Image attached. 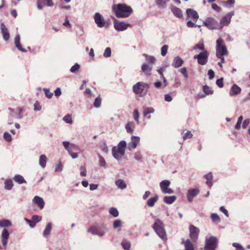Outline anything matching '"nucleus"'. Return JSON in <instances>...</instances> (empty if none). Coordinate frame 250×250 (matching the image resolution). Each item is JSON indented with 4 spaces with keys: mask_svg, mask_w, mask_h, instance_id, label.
<instances>
[{
    "mask_svg": "<svg viewBox=\"0 0 250 250\" xmlns=\"http://www.w3.org/2000/svg\"><path fill=\"white\" fill-rule=\"evenodd\" d=\"M80 66L77 63L72 66L70 68V71L72 73H75L80 69Z\"/></svg>",
    "mask_w": 250,
    "mask_h": 250,
    "instance_id": "052dcab7",
    "label": "nucleus"
},
{
    "mask_svg": "<svg viewBox=\"0 0 250 250\" xmlns=\"http://www.w3.org/2000/svg\"><path fill=\"white\" fill-rule=\"evenodd\" d=\"M135 124L133 122H129L125 125V128L128 133H132L135 128Z\"/></svg>",
    "mask_w": 250,
    "mask_h": 250,
    "instance_id": "7c9ffc66",
    "label": "nucleus"
},
{
    "mask_svg": "<svg viewBox=\"0 0 250 250\" xmlns=\"http://www.w3.org/2000/svg\"><path fill=\"white\" fill-rule=\"evenodd\" d=\"M0 30L4 40L5 41H8L10 38L9 32L3 23H1L0 24Z\"/></svg>",
    "mask_w": 250,
    "mask_h": 250,
    "instance_id": "a211bd4d",
    "label": "nucleus"
},
{
    "mask_svg": "<svg viewBox=\"0 0 250 250\" xmlns=\"http://www.w3.org/2000/svg\"><path fill=\"white\" fill-rule=\"evenodd\" d=\"M42 109V107L40 105V103L38 101H36L34 104V109L35 111H39Z\"/></svg>",
    "mask_w": 250,
    "mask_h": 250,
    "instance_id": "e2e57ef3",
    "label": "nucleus"
},
{
    "mask_svg": "<svg viewBox=\"0 0 250 250\" xmlns=\"http://www.w3.org/2000/svg\"><path fill=\"white\" fill-rule=\"evenodd\" d=\"M39 2H42L44 6H53L54 3L52 0H38Z\"/></svg>",
    "mask_w": 250,
    "mask_h": 250,
    "instance_id": "37998d69",
    "label": "nucleus"
},
{
    "mask_svg": "<svg viewBox=\"0 0 250 250\" xmlns=\"http://www.w3.org/2000/svg\"><path fill=\"white\" fill-rule=\"evenodd\" d=\"M193 49L195 50L198 49L199 50H202L203 51H204V50H206L205 49V46H204L203 43H199L196 44L193 47Z\"/></svg>",
    "mask_w": 250,
    "mask_h": 250,
    "instance_id": "de8ad7c7",
    "label": "nucleus"
},
{
    "mask_svg": "<svg viewBox=\"0 0 250 250\" xmlns=\"http://www.w3.org/2000/svg\"><path fill=\"white\" fill-rule=\"evenodd\" d=\"M62 120L65 123L67 124H71L72 123L71 115L70 114H67L66 115L64 116Z\"/></svg>",
    "mask_w": 250,
    "mask_h": 250,
    "instance_id": "49530a36",
    "label": "nucleus"
},
{
    "mask_svg": "<svg viewBox=\"0 0 250 250\" xmlns=\"http://www.w3.org/2000/svg\"><path fill=\"white\" fill-rule=\"evenodd\" d=\"M122 224V222L121 220L119 219L116 220L114 221L113 223V227L114 229H116L118 228H120L121 227Z\"/></svg>",
    "mask_w": 250,
    "mask_h": 250,
    "instance_id": "603ef678",
    "label": "nucleus"
},
{
    "mask_svg": "<svg viewBox=\"0 0 250 250\" xmlns=\"http://www.w3.org/2000/svg\"><path fill=\"white\" fill-rule=\"evenodd\" d=\"M109 213L114 217H117L119 215V211L117 209L115 208L112 207L109 208Z\"/></svg>",
    "mask_w": 250,
    "mask_h": 250,
    "instance_id": "79ce46f5",
    "label": "nucleus"
},
{
    "mask_svg": "<svg viewBox=\"0 0 250 250\" xmlns=\"http://www.w3.org/2000/svg\"><path fill=\"white\" fill-rule=\"evenodd\" d=\"M243 119V117L242 116H240V117H239L238 120H237V122L235 126V129H240Z\"/></svg>",
    "mask_w": 250,
    "mask_h": 250,
    "instance_id": "6e6d98bb",
    "label": "nucleus"
},
{
    "mask_svg": "<svg viewBox=\"0 0 250 250\" xmlns=\"http://www.w3.org/2000/svg\"><path fill=\"white\" fill-rule=\"evenodd\" d=\"M241 91V88L239 87L237 84H234L230 90L229 95L230 96L237 95L240 93Z\"/></svg>",
    "mask_w": 250,
    "mask_h": 250,
    "instance_id": "a878e982",
    "label": "nucleus"
},
{
    "mask_svg": "<svg viewBox=\"0 0 250 250\" xmlns=\"http://www.w3.org/2000/svg\"><path fill=\"white\" fill-rule=\"evenodd\" d=\"M172 12L173 14L177 17L181 18L183 16L182 10L176 7H174L171 9Z\"/></svg>",
    "mask_w": 250,
    "mask_h": 250,
    "instance_id": "4c0bfd02",
    "label": "nucleus"
},
{
    "mask_svg": "<svg viewBox=\"0 0 250 250\" xmlns=\"http://www.w3.org/2000/svg\"><path fill=\"white\" fill-rule=\"evenodd\" d=\"M111 53V50L110 48L107 47L105 48L104 52V56L105 58H108L110 57Z\"/></svg>",
    "mask_w": 250,
    "mask_h": 250,
    "instance_id": "13d9d810",
    "label": "nucleus"
},
{
    "mask_svg": "<svg viewBox=\"0 0 250 250\" xmlns=\"http://www.w3.org/2000/svg\"><path fill=\"white\" fill-rule=\"evenodd\" d=\"M94 19L95 23L98 27H108V23L105 21L104 18L100 13H96L94 16Z\"/></svg>",
    "mask_w": 250,
    "mask_h": 250,
    "instance_id": "f8f14e48",
    "label": "nucleus"
},
{
    "mask_svg": "<svg viewBox=\"0 0 250 250\" xmlns=\"http://www.w3.org/2000/svg\"><path fill=\"white\" fill-rule=\"evenodd\" d=\"M64 148L67 151L69 154L73 159H76L78 157V153L74 152L73 151L80 150V147L77 145L70 143L68 141H64L62 142Z\"/></svg>",
    "mask_w": 250,
    "mask_h": 250,
    "instance_id": "20e7f679",
    "label": "nucleus"
},
{
    "mask_svg": "<svg viewBox=\"0 0 250 250\" xmlns=\"http://www.w3.org/2000/svg\"><path fill=\"white\" fill-rule=\"evenodd\" d=\"M9 236V233L6 229H3L1 233V242L3 246H6L7 244V240Z\"/></svg>",
    "mask_w": 250,
    "mask_h": 250,
    "instance_id": "5701e85b",
    "label": "nucleus"
},
{
    "mask_svg": "<svg viewBox=\"0 0 250 250\" xmlns=\"http://www.w3.org/2000/svg\"><path fill=\"white\" fill-rule=\"evenodd\" d=\"M121 245L125 250H130L131 246L130 243L128 241H123L122 242Z\"/></svg>",
    "mask_w": 250,
    "mask_h": 250,
    "instance_id": "3c124183",
    "label": "nucleus"
},
{
    "mask_svg": "<svg viewBox=\"0 0 250 250\" xmlns=\"http://www.w3.org/2000/svg\"><path fill=\"white\" fill-rule=\"evenodd\" d=\"M14 181L19 184H22L26 183V182L24 178L21 175H15L13 178Z\"/></svg>",
    "mask_w": 250,
    "mask_h": 250,
    "instance_id": "473e14b6",
    "label": "nucleus"
},
{
    "mask_svg": "<svg viewBox=\"0 0 250 250\" xmlns=\"http://www.w3.org/2000/svg\"><path fill=\"white\" fill-rule=\"evenodd\" d=\"M186 13L188 18H191L193 20L196 21L199 18V15L198 13L194 10L190 8L187 9L186 10Z\"/></svg>",
    "mask_w": 250,
    "mask_h": 250,
    "instance_id": "aec40b11",
    "label": "nucleus"
},
{
    "mask_svg": "<svg viewBox=\"0 0 250 250\" xmlns=\"http://www.w3.org/2000/svg\"><path fill=\"white\" fill-rule=\"evenodd\" d=\"M216 52L217 57H221V56H227L228 54L227 48L221 38H219L216 41Z\"/></svg>",
    "mask_w": 250,
    "mask_h": 250,
    "instance_id": "0eeeda50",
    "label": "nucleus"
},
{
    "mask_svg": "<svg viewBox=\"0 0 250 250\" xmlns=\"http://www.w3.org/2000/svg\"><path fill=\"white\" fill-rule=\"evenodd\" d=\"M47 157L44 154H42L39 158V165L42 168H44L46 166Z\"/></svg>",
    "mask_w": 250,
    "mask_h": 250,
    "instance_id": "f704fd0d",
    "label": "nucleus"
},
{
    "mask_svg": "<svg viewBox=\"0 0 250 250\" xmlns=\"http://www.w3.org/2000/svg\"><path fill=\"white\" fill-rule=\"evenodd\" d=\"M192 134L191 133V131H188L184 134V135L183 136V138L185 140L187 139H190L192 138Z\"/></svg>",
    "mask_w": 250,
    "mask_h": 250,
    "instance_id": "0e129e2a",
    "label": "nucleus"
},
{
    "mask_svg": "<svg viewBox=\"0 0 250 250\" xmlns=\"http://www.w3.org/2000/svg\"><path fill=\"white\" fill-rule=\"evenodd\" d=\"M107 231H108V229L104 225H101L98 226H92L87 230V232L92 233L93 235H96L99 237L104 236Z\"/></svg>",
    "mask_w": 250,
    "mask_h": 250,
    "instance_id": "423d86ee",
    "label": "nucleus"
},
{
    "mask_svg": "<svg viewBox=\"0 0 250 250\" xmlns=\"http://www.w3.org/2000/svg\"><path fill=\"white\" fill-rule=\"evenodd\" d=\"M15 44L16 47L21 51L23 52H26L27 50L22 48L20 43V36L19 34H17L15 38Z\"/></svg>",
    "mask_w": 250,
    "mask_h": 250,
    "instance_id": "b1692460",
    "label": "nucleus"
},
{
    "mask_svg": "<svg viewBox=\"0 0 250 250\" xmlns=\"http://www.w3.org/2000/svg\"><path fill=\"white\" fill-rule=\"evenodd\" d=\"M126 146L125 141H121L117 146H113L112 147V154L115 159L119 160L122 158L125 155V148Z\"/></svg>",
    "mask_w": 250,
    "mask_h": 250,
    "instance_id": "7ed1b4c3",
    "label": "nucleus"
},
{
    "mask_svg": "<svg viewBox=\"0 0 250 250\" xmlns=\"http://www.w3.org/2000/svg\"><path fill=\"white\" fill-rule=\"evenodd\" d=\"M43 91L44 92L45 96L49 99L52 98L53 95V93L50 92V89L49 88H43Z\"/></svg>",
    "mask_w": 250,
    "mask_h": 250,
    "instance_id": "8fccbe9b",
    "label": "nucleus"
},
{
    "mask_svg": "<svg viewBox=\"0 0 250 250\" xmlns=\"http://www.w3.org/2000/svg\"><path fill=\"white\" fill-rule=\"evenodd\" d=\"M99 158V165L100 167H105L106 166V162L104 158L100 154L98 155Z\"/></svg>",
    "mask_w": 250,
    "mask_h": 250,
    "instance_id": "5fc2aeb1",
    "label": "nucleus"
},
{
    "mask_svg": "<svg viewBox=\"0 0 250 250\" xmlns=\"http://www.w3.org/2000/svg\"><path fill=\"white\" fill-rule=\"evenodd\" d=\"M176 198L175 196H166L164 197V202L167 204H171L176 200Z\"/></svg>",
    "mask_w": 250,
    "mask_h": 250,
    "instance_id": "c9c22d12",
    "label": "nucleus"
},
{
    "mask_svg": "<svg viewBox=\"0 0 250 250\" xmlns=\"http://www.w3.org/2000/svg\"><path fill=\"white\" fill-rule=\"evenodd\" d=\"M158 196L157 195H155V196L149 199L147 201L146 205L149 207H152L154 206L155 203L158 201Z\"/></svg>",
    "mask_w": 250,
    "mask_h": 250,
    "instance_id": "e433bc0d",
    "label": "nucleus"
},
{
    "mask_svg": "<svg viewBox=\"0 0 250 250\" xmlns=\"http://www.w3.org/2000/svg\"><path fill=\"white\" fill-rule=\"evenodd\" d=\"M204 177L207 180L206 182V184L209 187L211 188L212 186V179L213 176L211 172H209L207 174L204 176Z\"/></svg>",
    "mask_w": 250,
    "mask_h": 250,
    "instance_id": "c85d7f7f",
    "label": "nucleus"
},
{
    "mask_svg": "<svg viewBox=\"0 0 250 250\" xmlns=\"http://www.w3.org/2000/svg\"><path fill=\"white\" fill-rule=\"evenodd\" d=\"M143 56L145 57V60L146 62H148V64L153 65V64L155 63L156 59L154 56L148 55L146 54H144Z\"/></svg>",
    "mask_w": 250,
    "mask_h": 250,
    "instance_id": "c756f323",
    "label": "nucleus"
},
{
    "mask_svg": "<svg viewBox=\"0 0 250 250\" xmlns=\"http://www.w3.org/2000/svg\"><path fill=\"white\" fill-rule=\"evenodd\" d=\"M62 169V166L61 162H59L55 166V171H61Z\"/></svg>",
    "mask_w": 250,
    "mask_h": 250,
    "instance_id": "69168bd1",
    "label": "nucleus"
},
{
    "mask_svg": "<svg viewBox=\"0 0 250 250\" xmlns=\"http://www.w3.org/2000/svg\"><path fill=\"white\" fill-rule=\"evenodd\" d=\"M24 220L26 221V222L29 224V226L33 228H34L36 224V222H34L33 221H31L30 220H29L26 218H24Z\"/></svg>",
    "mask_w": 250,
    "mask_h": 250,
    "instance_id": "338daca9",
    "label": "nucleus"
},
{
    "mask_svg": "<svg viewBox=\"0 0 250 250\" xmlns=\"http://www.w3.org/2000/svg\"><path fill=\"white\" fill-rule=\"evenodd\" d=\"M139 142V137L132 136L131 138V141L127 144V148L130 150L135 149L137 147V144Z\"/></svg>",
    "mask_w": 250,
    "mask_h": 250,
    "instance_id": "dca6fc26",
    "label": "nucleus"
},
{
    "mask_svg": "<svg viewBox=\"0 0 250 250\" xmlns=\"http://www.w3.org/2000/svg\"><path fill=\"white\" fill-rule=\"evenodd\" d=\"M203 24L210 30L218 29L217 21L212 17L208 18L203 21Z\"/></svg>",
    "mask_w": 250,
    "mask_h": 250,
    "instance_id": "4468645a",
    "label": "nucleus"
},
{
    "mask_svg": "<svg viewBox=\"0 0 250 250\" xmlns=\"http://www.w3.org/2000/svg\"><path fill=\"white\" fill-rule=\"evenodd\" d=\"M183 60L179 56L175 57L173 59L172 65L175 68H178L182 65Z\"/></svg>",
    "mask_w": 250,
    "mask_h": 250,
    "instance_id": "393cba45",
    "label": "nucleus"
},
{
    "mask_svg": "<svg viewBox=\"0 0 250 250\" xmlns=\"http://www.w3.org/2000/svg\"><path fill=\"white\" fill-rule=\"evenodd\" d=\"M168 46L167 45H164L161 48V54L163 57H165L168 51Z\"/></svg>",
    "mask_w": 250,
    "mask_h": 250,
    "instance_id": "a18cd8bd",
    "label": "nucleus"
},
{
    "mask_svg": "<svg viewBox=\"0 0 250 250\" xmlns=\"http://www.w3.org/2000/svg\"><path fill=\"white\" fill-rule=\"evenodd\" d=\"M133 118L137 124H139V114L137 109H134L133 111Z\"/></svg>",
    "mask_w": 250,
    "mask_h": 250,
    "instance_id": "09e8293b",
    "label": "nucleus"
},
{
    "mask_svg": "<svg viewBox=\"0 0 250 250\" xmlns=\"http://www.w3.org/2000/svg\"><path fill=\"white\" fill-rule=\"evenodd\" d=\"M155 109L151 107H146L144 109L143 114L144 117H146L148 119H150L151 116H148L149 114H152L154 113Z\"/></svg>",
    "mask_w": 250,
    "mask_h": 250,
    "instance_id": "cd10ccee",
    "label": "nucleus"
},
{
    "mask_svg": "<svg viewBox=\"0 0 250 250\" xmlns=\"http://www.w3.org/2000/svg\"><path fill=\"white\" fill-rule=\"evenodd\" d=\"M169 0H155L156 5L159 8H164Z\"/></svg>",
    "mask_w": 250,
    "mask_h": 250,
    "instance_id": "2f4dec72",
    "label": "nucleus"
},
{
    "mask_svg": "<svg viewBox=\"0 0 250 250\" xmlns=\"http://www.w3.org/2000/svg\"><path fill=\"white\" fill-rule=\"evenodd\" d=\"M52 229V224L51 223H48L43 231V236L44 237L47 238L51 233Z\"/></svg>",
    "mask_w": 250,
    "mask_h": 250,
    "instance_id": "bb28decb",
    "label": "nucleus"
},
{
    "mask_svg": "<svg viewBox=\"0 0 250 250\" xmlns=\"http://www.w3.org/2000/svg\"><path fill=\"white\" fill-rule=\"evenodd\" d=\"M199 192V190L197 188L188 190L187 194L188 200L189 202H192L193 198L196 197L198 195Z\"/></svg>",
    "mask_w": 250,
    "mask_h": 250,
    "instance_id": "f3484780",
    "label": "nucleus"
},
{
    "mask_svg": "<svg viewBox=\"0 0 250 250\" xmlns=\"http://www.w3.org/2000/svg\"><path fill=\"white\" fill-rule=\"evenodd\" d=\"M170 182L168 180H164L160 183V187L162 192L164 194H172L173 190L169 188Z\"/></svg>",
    "mask_w": 250,
    "mask_h": 250,
    "instance_id": "9b49d317",
    "label": "nucleus"
},
{
    "mask_svg": "<svg viewBox=\"0 0 250 250\" xmlns=\"http://www.w3.org/2000/svg\"><path fill=\"white\" fill-rule=\"evenodd\" d=\"M131 25L124 21H120L116 19L114 21V27L117 31H123L126 30Z\"/></svg>",
    "mask_w": 250,
    "mask_h": 250,
    "instance_id": "2eb2a0df",
    "label": "nucleus"
},
{
    "mask_svg": "<svg viewBox=\"0 0 250 250\" xmlns=\"http://www.w3.org/2000/svg\"><path fill=\"white\" fill-rule=\"evenodd\" d=\"M155 222L153 225L154 229L157 234L164 241L167 240L166 232L163 222L159 219L153 217Z\"/></svg>",
    "mask_w": 250,
    "mask_h": 250,
    "instance_id": "f03ea898",
    "label": "nucleus"
},
{
    "mask_svg": "<svg viewBox=\"0 0 250 250\" xmlns=\"http://www.w3.org/2000/svg\"><path fill=\"white\" fill-rule=\"evenodd\" d=\"M167 67V65H163L162 66L159 67L157 68V71L158 73L159 74V75H160V77L161 79L165 78L163 72L165 71Z\"/></svg>",
    "mask_w": 250,
    "mask_h": 250,
    "instance_id": "a19ab883",
    "label": "nucleus"
},
{
    "mask_svg": "<svg viewBox=\"0 0 250 250\" xmlns=\"http://www.w3.org/2000/svg\"><path fill=\"white\" fill-rule=\"evenodd\" d=\"M208 52L207 50H204L198 55H195L193 56V58L197 60V62L199 64L204 65L208 62Z\"/></svg>",
    "mask_w": 250,
    "mask_h": 250,
    "instance_id": "1a4fd4ad",
    "label": "nucleus"
},
{
    "mask_svg": "<svg viewBox=\"0 0 250 250\" xmlns=\"http://www.w3.org/2000/svg\"><path fill=\"white\" fill-rule=\"evenodd\" d=\"M102 99L100 95H99L95 100L94 102V106L96 108H99L101 105Z\"/></svg>",
    "mask_w": 250,
    "mask_h": 250,
    "instance_id": "c03bdc74",
    "label": "nucleus"
},
{
    "mask_svg": "<svg viewBox=\"0 0 250 250\" xmlns=\"http://www.w3.org/2000/svg\"><path fill=\"white\" fill-rule=\"evenodd\" d=\"M3 138L7 142H10L12 140V136L11 134L7 132L4 133Z\"/></svg>",
    "mask_w": 250,
    "mask_h": 250,
    "instance_id": "bf43d9fd",
    "label": "nucleus"
},
{
    "mask_svg": "<svg viewBox=\"0 0 250 250\" xmlns=\"http://www.w3.org/2000/svg\"><path fill=\"white\" fill-rule=\"evenodd\" d=\"M101 148L104 153L105 154H107L108 153V149L105 143H104L103 145L101 146Z\"/></svg>",
    "mask_w": 250,
    "mask_h": 250,
    "instance_id": "774afa93",
    "label": "nucleus"
},
{
    "mask_svg": "<svg viewBox=\"0 0 250 250\" xmlns=\"http://www.w3.org/2000/svg\"><path fill=\"white\" fill-rule=\"evenodd\" d=\"M203 89L206 95H211L213 94V91L211 90L208 85L204 86Z\"/></svg>",
    "mask_w": 250,
    "mask_h": 250,
    "instance_id": "864d4df0",
    "label": "nucleus"
},
{
    "mask_svg": "<svg viewBox=\"0 0 250 250\" xmlns=\"http://www.w3.org/2000/svg\"><path fill=\"white\" fill-rule=\"evenodd\" d=\"M234 14L233 11L230 12L226 14L220 20L219 26H218V29H222L223 27L228 26L230 22L231 19Z\"/></svg>",
    "mask_w": 250,
    "mask_h": 250,
    "instance_id": "9d476101",
    "label": "nucleus"
},
{
    "mask_svg": "<svg viewBox=\"0 0 250 250\" xmlns=\"http://www.w3.org/2000/svg\"><path fill=\"white\" fill-rule=\"evenodd\" d=\"M192 241L188 239L185 240L182 239V244H184L185 250H195Z\"/></svg>",
    "mask_w": 250,
    "mask_h": 250,
    "instance_id": "4be33fe9",
    "label": "nucleus"
},
{
    "mask_svg": "<svg viewBox=\"0 0 250 250\" xmlns=\"http://www.w3.org/2000/svg\"><path fill=\"white\" fill-rule=\"evenodd\" d=\"M112 9L118 18H126L133 12L132 8L124 3H118L112 6Z\"/></svg>",
    "mask_w": 250,
    "mask_h": 250,
    "instance_id": "f257e3e1",
    "label": "nucleus"
},
{
    "mask_svg": "<svg viewBox=\"0 0 250 250\" xmlns=\"http://www.w3.org/2000/svg\"><path fill=\"white\" fill-rule=\"evenodd\" d=\"M232 246L236 248V250H245L243 247L238 243H233Z\"/></svg>",
    "mask_w": 250,
    "mask_h": 250,
    "instance_id": "680f3d73",
    "label": "nucleus"
},
{
    "mask_svg": "<svg viewBox=\"0 0 250 250\" xmlns=\"http://www.w3.org/2000/svg\"><path fill=\"white\" fill-rule=\"evenodd\" d=\"M149 87V85L147 83L138 82L133 86L132 90L135 94L142 97L146 94Z\"/></svg>",
    "mask_w": 250,
    "mask_h": 250,
    "instance_id": "39448f33",
    "label": "nucleus"
},
{
    "mask_svg": "<svg viewBox=\"0 0 250 250\" xmlns=\"http://www.w3.org/2000/svg\"><path fill=\"white\" fill-rule=\"evenodd\" d=\"M13 186L11 180H6L4 182V188L7 190H11Z\"/></svg>",
    "mask_w": 250,
    "mask_h": 250,
    "instance_id": "ea45409f",
    "label": "nucleus"
},
{
    "mask_svg": "<svg viewBox=\"0 0 250 250\" xmlns=\"http://www.w3.org/2000/svg\"><path fill=\"white\" fill-rule=\"evenodd\" d=\"M218 245V239L215 236L206 237L205 250H215Z\"/></svg>",
    "mask_w": 250,
    "mask_h": 250,
    "instance_id": "6e6552de",
    "label": "nucleus"
},
{
    "mask_svg": "<svg viewBox=\"0 0 250 250\" xmlns=\"http://www.w3.org/2000/svg\"><path fill=\"white\" fill-rule=\"evenodd\" d=\"M12 225L11 221L7 219H2L0 220V227L4 228L10 227Z\"/></svg>",
    "mask_w": 250,
    "mask_h": 250,
    "instance_id": "58836bf2",
    "label": "nucleus"
},
{
    "mask_svg": "<svg viewBox=\"0 0 250 250\" xmlns=\"http://www.w3.org/2000/svg\"><path fill=\"white\" fill-rule=\"evenodd\" d=\"M189 231L190 240L193 242H196L198 238L200 229L193 225H191L189 226Z\"/></svg>",
    "mask_w": 250,
    "mask_h": 250,
    "instance_id": "ddd939ff",
    "label": "nucleus"
},
{
    "mask_svg": "<svg viewBox=\"0 0 250 250\" xmlns=\"http://www.w3.org/2000/svg\"><path fill=\"white\" fill-rule=\"evenodd\" d=\"M115 184L117 187L121 189H125L127 186L125 182L122 179H118L115 181Z\"/></svg>",
    "mask_w": 250,
    "mask_h": 250,
    "instance_id": "72a5a7b5",
    "label": "nucleus"
},
{
    "mask_svg": "<svg viewBox=\"0 0 250 250\" xmlns=\"http://www.w3.org/2000/svg\"><path fill=\"white\" fill-rule=\"evenodd\" d=\"M210 218H211L213 221H216L217 222H220L221 220L220 217L217 214L215 213L211 214Z\"/></svg>",
    "mask_w": 250,
    "mask_h": 250,
    "instance_id": "4d7b16f0",
    "label": "nucleus"
},
{
    "mask_svg": "<svg viewBox=\"0 0 250 250\" xmlns=\"http://www.w3.org/2000/svg\"><path fill=\"white\" fill-rule=\"evenodd\" d=\"M33 202L36 204L40 208L42 209L44 208L45 203L42 197L35 196L33 199Z\"/></svg>",
    "mask_w": 250,
    "mask_h": 250,
    "instance_id": "412c9836",
    "label": "nucleus"
},
{
    "mask_svg": "<svg viewBox=\"0 0 250 250\" xmlns=\"http://www.w3.org/2000/svg\"><path fill=\"white\" fill-rule=\"evenodd\" d=\"M152 69V65L147 63H144L141 67L142 72L147 76H150Z\"/></svg>",
    "mask_w": 250,
    "mask_h": 250,
    "instance_id": "6ab92c4d",
    "label": "nucleus"
}]
</instances>
